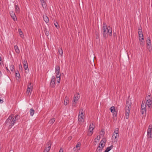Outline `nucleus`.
<instances>
[{
	"label": "nucleus",
	"mask_w": 152,
	"mask_h": 152,
	"mask_svg": "<svg viewBox=\"0 0 152 152\" xmlns=\"http://www.w3.org/2000/svg\"><path fill=\"white\" fill-rule=\"evenodd\" d=\"M118 132V128H116L115 129L114 132L113 133H115L116 134H119Z\"/></svg>",
	"instance_id": "ea45409f"
},
{
	"label": "nucleus",
	"mask_w": 152,
	"mask_h": 152,
	"mask_svg": "<svg viewBox=\"0 0 152 152\" xmlns=\"http://www.w3.org/2000/svg\"><path fill=\"white\" fill-rule=\"evenodd\" d=\"M119 134H116L115 133H113L112 136V138L114 140L115 142H117L119 137Z\"/></svg>",
	"instance_id": "2eb2a0df"
},
{
	"label": "nucleus",
	"mask_w": 152,
	"mask_h": 152,
	"mask_svg": "<svg viewBox=\"0 0 152 152\" xmlns=\"http://www.w3.org/2000/svg\"><path fill=\"white\" fill-rule=\"evenodd\" d=\"M132 103L129 100L126 101V118L128 119L129 117Z\"/></svg>",
	"instance_id": "7ed1b4c3"
},
{
	"label": "nucleus",
	"mask_w": 152,
	"mask_h": 152,
	"mask_svg": "<svg viewBox=\"0 0 152 152\" xmlns=\"http://www.w3.org/2000/svg\"><path fill=\"white\" fill-rule=\"evenodd\" d=\"M33 87V85H32L31 83H29L28 85L26 91V93L28 95H30L31 94L32 90Z\"/></svg>",
	"instance_id": "39448f33"
},
{
	"label": "nucleus",
	"mask_w": 152,
	"mask_h": 152,
	"mask_svg": "<svg viewBox=\"0 0 152 152\" xmlns=\"http://www.w3.org/2000/svg\"><path fill=\"white\" fill-rule=\"evenodd\" d=\"M104 152H107V151L105 150V151H104Z\"/></svg>",
	"instance_id": "6e6d98bb"
},
{
	"label": "nucleus",
	"mask_w": 152,
	"mask_h": 152,
	"mask_svg": "<svg viewBox=\"0 0 152 152\" xmlns=\"http://www.w3.org/2000/svg\"><path fill=\"white\" fill-rule=\"evenodd\" d=\"M30 115L31 116H32L34 113V110L33 108H31L30 111Z\"/></svg>",
	"instance_id": "c756f323"
},
{
	"label": "nucleus",
	"mask_w": 152,
	"mask_h": 152,
	"mask_svg": "<svg viewBox=\"0 0 152 152\" xmlns=\"http://www.w3.org/2000/svg\"><path fill=\"white\" fill-rule=\"evenodd\" d=\"M13 116L14 115L13 114L10 115L5 122V124L6 125H9V127L10 128L12 127L15 123V122L14 121V120H13L12 119Z\"/></svg>",
	"instance_id": "f03ea898"
},
{
	"label": "nucleus",
	"mask_w": 152,
	"mask_h": 152,
	"mask_svg": "<svg viewBox=\"0 0 152 152\" xmlns=\"http://www.w3.org/2000/svg\"><path fill=\"white\" fill-rule=\"evenodd\" d=\"M152 132H147V137L148 140H151L152 138Z\"/></svg>",
	"instance_id": "aec40b11"
},
{
	"label": "nucleus",
	"mask_w": 152,
	"mask_h": 152,
	"mask_svg": "<svg viewBox=\"0 0 152 152\" xmlns=\"http://www.w3.org/2000/svg\"><path fill=\"white\" fill-rule=\"evenodd\" d=\"M147 98L148 99L147 100L146 104L148 105V107H150V105H151L152 104V101L151 100V99H152V98L150 97V95H148V96H147Z\"/></svg>",
	"instance_id": "9d476101"
},
{
	"label": "nucleus",
	"mask_w": 152,
	"mask_h": 152,
	"mask_svg": "<svg viewBox=\"0 0 152 152\" xmlns=\"http://www.w3.org/2000/svg\"><path fill=\"white\" fill-rule=\"evenodd\" d=\"M1 57H0V64H1Z\"/></svg>",
	"instance_id": "5fc2aeb1"
},
{
	"label": "nucleus",
	"mask_w": 152,
	"mask_h": 152,
	"mask_svg": "<svg viewBox=\"0 0 152 152\" xmlns=\"http://www.w3.org/2000/svg\"><path fill=\"white\" fill-rule=\"evenodd\" d=\"M60 67L59 66H56L55 68V72H60Z\"/></svg>",
	"instance_id": "7c9ffc66"
},
{
	"label": "nucleus",
	"mask_w": 152,
	"mask_h": 152,
	"mask_svg": "<svg viewBox=\"0 0 152 152\" xmlns=\"http://www.w3.org/2000/svg\"><path fill=\"white\" fill-rule=\"evenodd\" d=\"M45 34L46 36H48L49 34V33L48 31H45Z\"/></svg>",
	"instance_id": "a18cd8bd"
},
{
	"label": "nucleus",
	"mask_w": 152,
	"mask_h": 152,
	"mask_svg": "<svg viewBox=\"0 0 152 152\" xmlns=\"http://www.w3.org/2000/svg\"><path fill=\"white\" fill-rule=\"evenodd\" d=\"M43 20L44 21L46 22V23H47L49 22V19L46 16H43Z\"/></svg>",
	"instance_id": "393cba45"
},
{
	"label": "nucleus",
	"mask_w": 152,
	"mask_h": 152,
	"mask_svg": "<svg viewBox=\"0 0 152 152\" xmlns=\"http://www.w3.org/2000/svg\"><path fill=\"white\" fill-rule=\"evenodd\" d=\"M41 4L43 8L46 7V4L44 0H40Z\"/></svg>",
	"instance_id": "6ab92c4d"
},
{
	"label": "nucleus",
	"mask_w": 152,
	"mask_h": 152,
	"mask_svg": "<svg viewBox=\"0 0 152 152\" xmlns=\"http://www.w3.org/2000/svg\"><path fill=\"white\" fill-rule=\"evenodd\" d=\"M56 73L57 74L56 77L58 79V80H57V82L58 83H59L60 82V79H60L61 75L60 74V72H58V73L56 72Z\"/></svg>",
	"instance_id": "412c9836"
},
{
	"label": "nucleus",
	"mask_w": 152,
	"mask_h": 152,
	"mask_svg": "<svg viewBox=\"0 0 152 152\" xmlns=\"http://www.w3.org/2000/svg\"><path fill=\"white\" fill-rule=\"evenodd\" d=\"M55 119L54 118H53L50 119L49 121L48 124L50 125H51L55 121Z\"/></svg>",
	"instance_id": "5701e85b"
},
{
	"label": "nucleus",
	"mask_w": 152,
	"mask_h": 152,
	"mask_svg": "<svg viewBox=\"0 0 152 152\" xmlns=\"http://www.w3.org/2000/svg\"><path fill=\"white\" fill-rule=\"evenodd\" d=\"M102 32L103 37L106 38L109 35L111 36L112 35V30L110 26H107L105 23H104L102 27Z\"/></svg>",
	"instance_id": "f257e3e1"
},
{
	"label": "nucleus",
	"mask_w": 152,
	"mask_h": 152,
	"mask_svg": "<svg viewBox=\"0 0 152 152\" xmlns=\"http://www.w3.org/2000/svg\"><path fill=\"white\" fill-rule=\"evenodd\" d=\"M110 110L111 112L113 113V116H116L117 115V112L115 111V107L114 106H112L110 108Z\"/></svg>",
	"instance_id": "ddd939ff"
},
{
	"label": "nucleus",
	"mask_w": 152,
	"mask_h": 152,
	"mask_svg": "<svg viewBox=\"0 0 152 152\" xmlns=\"http://www.w3.org/2000/svg\"><path fill=\"white\" fill-rule=\"evenodd\" d=\"M80 97L79 94H76L74 95V99L73 101H74V102H77Z\"/></svg>",
	"instance_id": "4468645a"
},
{
	"label": "nucleus",
	"mask_w": 152,
	"mask_h": 152,
	"mask_svg": "<svg viewBox=\"0 0 152 152\" xmlns=\"http://www.w3.org/2000/svg\"><path fill=\"white\" fill-rule=\"evenodd\" d=\"M146 109H141V112L142 114H146Z\"/></svg>",
	"instance_id": "e433bc0d"
},
{
	"label": "nucleus",
	"mask_w": 152,
	"mask_h": 152,
	"mask_svg": "<svg viewBox=\"0 0 152 152\" xmlns=\"http://www.w3.org/2000/svg\"><path fill=\"white\" fill-rule=\"evenodd\" d=\"M146 104L145 102L142 101L141 105V109H146Z\"/></svg>",
	"instance_id": "a211bd4d"
},
{
	"label": "nucleus",
	"mask_w": 152,
	"mask_h": 152,
	"mask_svg": "<svg viewBox=\"0 0 152 152\" xmlns=\"http://www.w3.org/2000/svg\"><path fill=\"white\" fill-rule=\"evenodd\" d=\"M23 67L26 71H29L28 68V64L26 61H24L23 63Z\"/></svg>",
	"instance_id": "f3484780"
},
{
	"label": "nucleus",
	"mask_w": 152,
	"mask_h": 152,
	"mask_svg": "<svg viewBox=\"0 0 152 152\" xmlns=\"http://www.w3.org/2000/svg\"><path fill=\"white\" fill-rule=\"evenodd\" d=\"M18 32L20 34V37L22 38H24V35L23 34V32L20 29H18Z\"/></svg>",
	"instance_id": "cd10ccee"
},
{
	"label": "nucleus",
	"mask_w": 152,
	"mask_h": 152,
	"mask_svg": "<svg viewBox=\"0 0 152 152\" xmlns=\"http://www.w3.org/2000/svg\"><path fill=\"white\" fill-rule=\"evenodd\" d=\"M147 48L149 51L151 49V44L150 38L148 37L146 40Z\"/></svg>",
	"instance_id": "0eeeda50"
},
{
	"label": "nucleus",
	"mask_w": 152,
	"mask_h": 152,
	"mask_svg": "<svg viewBox=\"0 0 152 152\" xmlns=\"http://www.w3.org/2000/svg\"><path fill=\"white\" fill-rule=\"evenodd\" d=\"M47 145L48 146V147L46 148V151H44V152H49V151L52 145L51 142L50 141L48 142L47 143Z\"/></svg>",
	"instance_id": "9b49d317"
},
{
	"label": "nucleus",
	"mask_w": 152,
	"mask_h": 152,
	"mask_svg": "<svg viewBox=\"0 0 152 152\" xmlns=\"http://www.w3.org/2000/svg\"><path fill=\"white\" fill-rule=\"evenodd\" d=\"M102 140V143H105L106 142V140Z\"/></svg>",
	"instance_id": "de8ad7c7"
},
{
	"label": "nucleus",
	"mask_w": 152,
	"mask_h": 152,
	"mask_svg": "<svg viewBox=\"0 0 152 152\" xmlns=\"http://www.w3.org/2000/svg\"><path fill=\"white\" fill-rule=\"evenodd\" d=\"M94 126L93 123L91 124L89 126V132L88 133L89 136L92 135L93 132V130L94 129Z\"/></svg>",
	"instance_id": "6e6552de"
},
{
	"label": "nucleus",
	"mask_w": 152,
	"mask_h": 152,
	"mask_svg": "<svg viewBox=\"0 0 152 152\" xmlns=\"http://www.w3.org/2000/svg\"><path fill=\"white\" fill-rule=\"evenodd\" d=\"M6 70H7V72H10V70H9V69H8V68L7 67H6Z\"/></svg>",
	"instance_id": "8fccbe9b"
},
{
	"label": "nucleus",
	"mask_w": 152,
	"mask_h": 152,
	"mask_svg": "<svg viewBox=\"0 0 152 152\" xmlns=\"http://www.w3.org/2000/svg\"><path fill=\"white\" fill-rule=\"evenodd\" d=\"M113 35L114 36H116V34L115 33H113Z\"/></svg>",
	"instance_id": "864d4df0"
},
{
	"label": "nucleus",
	"mask_w": 152,
	"mask_h": 152,
	"mask_svg": "<svg viewBox=\"0 0 152 152\" xmlns=\"http://www.w3.org/2000/svg\"><path fill=\"white\" fill-rule=\"evenodd\" d=\"M56 78L54 76H53L50 80V86L52 88H54L56 86L55 79Z\"/></svg>",
	"instance_id": "423d86ee"
},
{
	"label": "nucleus",
	"mask_w": 152,
	"mask_h": 152,
	"mask_svg": "<svg viewBox=\"0 0 152 152\" xmlns=\"http://www.w3.org/2000/svg\"><path fill=\"white\" fill-rule=\"evenodd\" d=\"M15 75L16 79L19 78V77L20 76V75L18 71L16 72Z\"/></svg>",
	"instance_id": "72a5a7b5"
},
{
	"label": "nucleus",
	"mask_w": 152,
	"mask_h": 152,
	"mask_svg": "<svg viewBox=\"0 0 152 152\" xmlns=\"http://www.w3.org/2000/svg\"><path fill=\"white\" fill-rule=\"evenodd\" d=\"M15 11L17 13H19V12L20 9L18 5H16L15 6Z\"/></svg>",
	"instance_id": "f704fd0d"
},
{
	"label": "nucleus",
	"mask_w": 152,
	"mask_h": 152,
	"mask_svg": "<svg viewBox=\"0 0 152 152\" xmlns=\"http://www.w3.org/2000/svg\"><path fill=\"white\" fill-rule=\"evenodd\" d=\"M10 69L12 72H13L14 70V66L13 64H12L10 65Z\"/></svg>",
	"instance_id": "473e14b6"
},
{
	"label": "nucleus",
	"mask_w": 152,
	"mask_h": 152,
	"mask_svg": "<svg viewBox=\"0 0 152 152\" xmlns=\"http://www.w3.org/2000/svg\"><path fill=\"white\" fill-rule=\"evenodd\" d=\"M102 140L101 141L98 146H100V147H102V148H103L104 146V145L103 143H102Z\"/></svg>",
	"instance_id": "58836bf2"
},
{
	"label": "nucleus",
	"mask_w": 152,
	"mask_h": 152,
	"mask_svg": "<svg viewBox=\"0 0 152 152\" xmlns=\"http://www.w3.org/2000/svg\"><path fill=\"white\" fill-rule=\"evenodd\" d=\"M140 44L141 45H142V46H143L144 45V44H145V43H144V40H140Z\"/></svg>",
	"instance_id": "a19ab883"
},
{
	"label": "nucleus",
	"mask_w": 152,
	"mask_h": 152,
	"mask_svg": "<svg viewBox=\"0 0 152 152\" xmlns=\"http://www.w3.org/2000/svg\"><path fill=\"white\" fill-rule=\"evenodd\" d=\"M56 73L57 74L56 77L58 79V80H57V82L58 83H59L60 82V79H60L61 75L60 74V72H58V73L56 72Z\"/></svg>",
	"instance_id": "4be33fe9"
},
{
	"label": "nucleus",
	"mask_w": 152,
	"mask_h": 152,
	"mask_svg": "<svg viewBox=\"0 0 152 152\" xmlns=\"http://www.w3.org/2000/svg\"><path fill=\"white\" fill-rule=\"evenodd\" d=\"M19 69L22 70V67L21 65H19Z\"/></svg>",
	"instance_id": "49530a36"
},
{
	"label": "nucleus",
	"mask_w": 152,
	"mask_h": 152,
	"mask_svg": "<svg viewBox=\"0 0 152 152\" xmlns=\"http://www.w3.org/2000/svg\"><path fill=\"white\" fill-rule=\"evenodd\" d=\"M77 102H74V101H73L72 102V105L73 107H75L76 106V104Z\"/></svg>",
	"instance_id": "c03bdc74"
},
{
	"label": "nucleus",
	"mask_w": 152,
	"mask_h": 152,
	"mask_svg": "<svg viewBox=\"0 0 152 152\" xmlns=\"http://www.w3.org/2000/svg\"><path fill=\"white\" fill-rule=\"evenodd\" d=\"M59 152H63V150L61 149H60Z\"/></svg>",
	"instance_id": "09e8293b"
},
{
	"label": "nucleus",
	"mask_w": 152,
	"mask_h": 152,
	"mask_svg": "<svg viewBox=\"0 0 152 152\" xmlns=\"http://www.w3.org/2000/svg\"><path fill=\"white\" fill-rule=\"evenodd\" d=\"M147 132H152V127L150 125L148 127V129Z\"/></svg>",
	"instance_id": "79ce46f5"
},
{
	"label": "nucleus",
	"mask_w": 152,
	"mask_h": 152,
	"mask_svg": "<svg viewBox=\"0 0 152 152\" xmlns=\"http://www.w3.org/2000/svg\"><path fill=\"white\" fill-rule=\"evenodd\" d=\"M69 103V100H68V98L66 96L65 97V100L64 102V104L65 105H66Z\"/></svg>",
	"instance_id": "bb28decb"
},
{
	"label": "nucleus",
	"mask_w": 152,
	"mask_h": 152,
	"mask_svg": "<svg viewBox=\"0 0 152 152\" xmlns=\"http://www.w3.org/2000/svg\"><path fill=\"white\" fill-rule=\"evenodd\" d=\"M81 145V143L80 142H77L75 147L73 148V150L76 152H78L80 149Z\"/></svg>",
	"instance_id": "1a4fd4ad"
},
{
	"label": "nucleus",
	"mask_w": 152,
	"mask_h": 152,
	"mask_svg": "<svg viewBox=\"0 0 152 152\" xmlns=\"http://www.w3.org/2000/svg\"><path fill=\"white\" fill-rule=\"evenodd\" d=\"M54 24L56 28L57 29H58L59 28V26L58 25V23L56 22V23H54Z\"/></svg>",
	"instance_id": "37998d69"
},
{
	"label": "nucleus",
	"mask_w": 152,
	"mask_h": 152,
	"mask_svg": "<svg viewBox=\"0 0 152 152\" xmlns=\"http://www.w3.org/2000/svg\"><path fill=\"white\" fill-rule=\"evenodd\" d=\"M113 145H111L110 146L107 147L105 150L107 151V152H108L113 148Z\"/></svg>",
	"instance_id": "2f4dec72"
},
{
	"label": "nucleus",
	"mask_w": 152,
	"mask_h": 152,
	"mask_svg": "<svg viewBox=\"0 0 152 152\" xmlns=\"http://www.w3.org/2000/svg\"><path fill=\"white\" fill-rule=\"evenodd\" d=\"M19 116L18 115H16L14 117L12 118V119L15 122H16L17 120H18L19 118Z\"/></svg>",
	"instance_id": "b1692460"
},
{
	"label": "nucleus",
	"mask_w": 152,
	"mask_h": 152,
	"mask_svg": "<svg viewBox=\"0 0 152 152\" xmlns=\"http://www.w3.org/2000/svg\"><path fill=\"white\" fill-rule=\"evenodd\" d=\"M15 51L17 53H19L20 52L19 49L17 45H15L14 47Z\"/></svg>",
	"instance_id": "a878e982"
},
{
	"label": "nucleus",
	"mask_w": 152,
	"mask_h": 152,
	"mask_svg": "<svg viewBox=\"0 0 152 152\" xmlns=\"http://www.w3.org/2000/svg\"><path fill=\"white\" fill-rule=\"evenodd\" d=\"M10 14L12 18L14 21H15L17 20V18H16L15 13L13 11H11L10 12Z\"/></svg>",
	"instance_id": "dca6fc26"
},
{
	"label": "nucleus",
	"mask_w": 152,
	"mask_h": 152,
	"mask_svg": "<svg viewBox=\"0 0 152 152\" xmlns=\"http://www.w3.org/2000/svg\"><path fill=\"white\" fill-rule=\"evenodd\" d=\"M2 74L1 71H0V77L2 76Z\"/></svg>",
	"instance_id": "603ef678"
},
{
	"label": "nucleus",
	"mask_w": 152,
	"mask_h": 152,
	"mask_svg": "<svg viewBox=\"0 0 152 152\" xmlns=\"http://www.w3.org/2000/svg\"><path fill=\"white\" fill-rule=\"evenodd\" d=\"M103 149L102 147H100V146H98L96 149V152H101Z\"/></svg>",
	"instance_id": "c85d7f7f"
},
{
	"label": "nucleus",
	"mask_w": 152,
	"mask_h": 152,
	"mask_svg": "<svg viewBox=\"0 0 152 152\" xmlns=\"http://www.w3.org/2000/svg\"><path fill=\"white\" fill-rule=\"evenodd\" d=\"M139 31H138V33L139 36V39L140 40H144L143 35L142 34V30L141 29H139Z\"/></svg>",
	"instance_id": "f8f14e48"
},
{
	"label": "nucleus",
	"mask_w": 152,
	"mask_h": 152,
	"mask_svg": "<svg viewBox=\"0 0 152 152\" xmlns=\"http://www.w3.org/2000/svg\"><path fill=\"white\" fill-rule=\"evenodd\" d=\"M83 109H81L79 112V114L78 115V121L79 122H82L84 121V114L83 113Z\"/></svg>",
	"instance_id": "20e7f679"
},
{
	"label": "nucleus",
	"mask_w": 152,
	"mask_h": 152,
	"mask_svg": "<svg viewBox=\"0 0 152 152\" xmlns=\"http://www.w3.org/2000/svg\"><path fill=\"white\" fill-rule=\"evenodd\" d=\"M3 101L2 100L0 99V103H3Z\"/></svg>",
	"instance_id": "3c124183"
},
{
	"label": "nucleus",
	"mask_w": 152,
	"mask_h": 152,
	"mask_svg": "<svg viewBox=\"0 0 152 152\" xmlns=\"http://www.w3.org/2000/svg\"><path fill=\"white\" fill-rule=\"evenodd\" d=\"M105 132H104V129H102L101 130V131L100 132V134L103 136Z\"/></svg>",
	"instance_id": "4c0bfd02"
},
{
	"label": "nucleus",
	"mask_w": 152,
	"mask_h": 152,
	"mask_svg": "<svg viewBox=\"0 0 152 152\" xmlns=\"http://www.w3.org/2000/svg\"><path fill=\"white\" fill-rule=\"evenodd\" d=\"M58 53L59 54H60L61 55V56H62L63 51L61 48L60 49H59Z\"/></svg>",
	"instance_id": "c9c22d12"
}]
</instances>
